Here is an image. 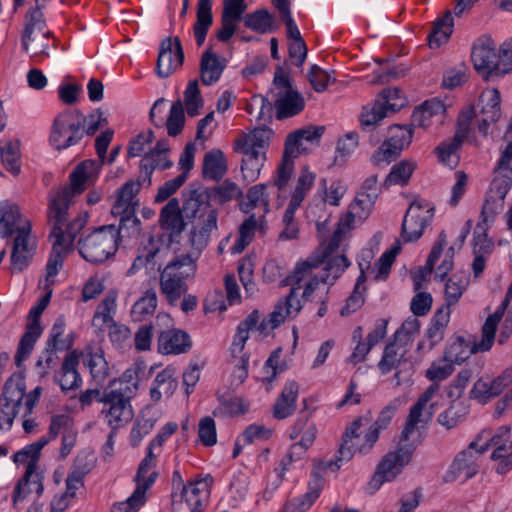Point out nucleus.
I'll list each match as a JSON object with an SVG mask.
<instances>
[{"mask_svg": "<svg viewBox=\"0 0 512 512\" xmlns=\"http://www.w3.org/2000/svg\"><path fill=\"white\" fill-rule=\"evenodd\" d=\"M212 23V0H198L196 22L193 25V33L198 46H202L204 44L206 35Z\"/></svg>", "mask_w": 512, "mask_h": 512, "instance_id": "38", "label": "nucleus"}, {"mask_svg": "<svg viewBox=\"0 0 512 512\" xmlns=\"http://www.w3.org/2000/svg\"><path fill=\"white\" fill-rule=\"evenodd\" d=\"M184 122V107L181 100L178 99L171 105L169 115L165 122L168 135L171 137L178 136L184 127Z\"/></svg>", "mask_w": 512, "mask_h": 512, "instance_id": "59", "label": "nucleus"}, {"mask_svg": "<svg viewBox=\"0 0 512 512\" xmlns=\"http://www.w3.org/2000/svg\"><path fill=\"white\" fill-rule=\"evenodd\" d=\"M209 199L206 198V191H199L197 189L191 190L188 196L183 200L181 211L185 218L188 220L195 219L201 213L206 212V205L209 204Z\"/></svg>", "mask_w": 512, "mask_h": 512, "instance_id": "52", "label": "nucleus"}, {"mask_svg": "<svg viewBox=\"0 0 512 512\" xmlns=\"http://www.w3.org/2000/svg\"><path fill=\"white\" fill-rule=\"evenodd\" d=\"M434 205L422 198H416L407 209L401 225V236L405 242L418 240L432 221Z\"/></svg>", "mask_w": 512, "mask_h": 512, "instance_id": "9", "label": "nucleus"}, {"mask_svg": "<svg viewBox=\"0 0 512 512\" xmlns=\"http://www.w3.org/2000/svg\"><path fill=\"white\" fill-rule=\"evenodd\" d=\"M416 168L417 163L410 159L401 160L394 164L383 181V188L388 189L394 185H407Z\"/></svg>", "mask_w": 512, "mask_h": 512, "instance_id": "44", "label": "nucleus"}, {"mask_svg": "<svg viewBox=\"0 0 512 512\" xmlns=\"http://www.w3.org/2000/svg\"><path fill=\"white\" fill-rule=\"evenodd\" d=\"M301 288L300 285L291 286L289 294L278 301L273 312L270 314V319H265L256 326L257 330L264 333L266 332L268 325L273 330L284 323L288 316H296L302 308L301 301L298 298L297 290Z\"/></svg>", "mask_w": 512, "mask_h": 512, "instance_id": "16", "label": "nucleus"}, {"mask_svg": "<svg viewBox=\"0 0 512 512\" xmlns=\"http://www.w3.org/2000/svg\"><path fill=\"white\" fill-rule=\"evenodd\" d=\"M324 263V273L320 279L321 283L329 285H333L345 269L350 266V261L345 255L329 257L324 261Z\"/></svg>", "mask_w": 512, "mask_h": 512, "instance_id": "54", "label": "nucleus"}, {"mask_svg": "<svg viewBox=\"0 0 512 512\" xmlns=\"http://www.w3.org/2000/svg\"><path fill=\"white\" fill-rule=\"evenodd\" d=\"M112 214L114 216H119V226L116 227L114 225L117 244L119 245L120 243H124L131 245L136 243L142 231V224L140 219L136 216V210Z\"/></svg>", "mask_w": 512, "mask_h": 512, "instance_id": "28", "label": "nucleus"}, {"mask_svg": "<svg viewBox=\"0 0 512 512\" xmlns=\"http://www.w3.org/2000/svg\"><path fill=\"white\" fill-rule=\"evenodd\" d=\"M400 405L401 400L394 398L380 411L377 420L370 426L368 432L365 434L364 443L357 448L359 453L366 454L372 449L379 439L380 432L388 428Z\"/></svg>", "mask_w": 512, "mask_h": 512, "instance_id": "24", "label": "nucleus"}, {"mask_svg": "<svg viewBox=\"0 0 512 512\" xmlns=\"http://www.w3.org/2000/svg\"><path fill=\"white\" fill-rule=\"evenodd\" d=\"M506 138L510 137L504 150H502L500 158L497 162L495 173L497 176L492 181L493 189L500 199H504L508 190L512 185V118L509 129L505 135Z\"/></svg>", "mask_w": 512, "mask_h": 512, "instance_id": "19", "label": "nucleus"}, {"mask_svg": "<svg viewBox=\"0 0 512 512\" xmlns=\"http://www.w3.org/2000/svg\"><path fill=\"white\" fill-rule=\"evenodd\" d=\"M40 457V452L34 448L33 444H29L24 447L22 450L16 452L13 455L14 462L24 463L27 460L26 471L22 478L18 480L14 487L12 504L13 507H16L19 501H23L26 496L31 492L30 489H25V487L29 484V481L32 478L35 470L37 469L38 459Z\"/></svg>", "mask_w": 512, "mask_h": 512, "instance_id": "17", "label": "nucleus"}, {"mask_svg": "<svg viewBox=\"0 0 512 512\" xmlns=\"http://www.w3.org/2000/svg\"><path fill=\"white\" fill-rule=\"evenodd\" d=\"M405 105V101L397 104L391 103L389 98L376 99L372 104L362 107L359 115L361 128L365 131L374 130L384 118L400 111Z\"/></svg>", "mask_w": 512, "mask_h": 512, "instance_id": "18", "label": "nucleus"}, {"mask_svg": "<svg viewBox=\"0 0 512 512\" xmlns=\"http://www.w3.org/2000/svg\"><path fill=\"white\" fill-rule=\"evenodd\" d=\"M141 186L146 187V184L142 182L141 173L139 172L137 180H129L117 190V198L112 206L111 213L137 210L139 201L134 200V198L138 194Z\"/></svg>", "mask_w": 512, "mask_h": 512, "instance_id": "32", "label": "nucleus"}, {"mask_svg": "<svg viewBox=\"0 0 512 512\" xmlns=\"http://www.w3.org/2000/svg\"><path fill=\"white\" fill-rule=\"evenodd\" d=\"M469 77V68L461 63L458 66L447 69L443 73L441 87L447 90H453L463 85Z\"/></svg>", "mask_w": 512, "mask_h": 512, "instance_id": "58", "label": "nucleus"}, {"mask_svg": "<svg viewBox=\"0 0 512 512\" xmlns=\"http://www.w3.org/2000/svg\"><path fill=\"white\" fill-rule=\"evenodd\" d=\"M85 116L79 110L60 113L53 121L49 141L60 151L78 144L85 135Z\"/></svg>", "mask_w": 512, "mask_h": 512, "instance_id": "5", "label": "nucleus"}, {"mask_svg": "<svg viewBox=\"0 0 512 512\" xmlns=\"http://www.w3.org/2000/svg\"><path fill=\"white\" fill-rule=\"evenodd\" d=\"M108 338L116 349L123 350L131 346V331L123 324H110L108 326Z\"/></svg>", "mask_w": 512, "mask_h": 512, "instance_id": "60", "label": "nucleus"}, {"mask_svg": "<svg viewBox=\"0 0 512 512\" xmlns=\"http://www.w3.org/2000/svg\"><path fill=\"white\" fill-rule=\"evenodd\" d=\"M42 5H36L34 8H30L25 16V26L22 34L27 32H45L49 31L46 27V21L41 11Z\"/></svg>", "mask_w": 512, "mask_h": 512, "instance_id": "61", "label": "nucleus"}, {"mask_svg": "<svg viewBox=\"0 0 512 512\" xmlns=\"http://www.w3.org/2000/svg\"><path fill=\"white\" fill-rule=\"evenodd\" d=\"M420 330V321L415 317L405 320L401 327L395 332L394 340L410 348L412 344V336Z\"/></svg>", "mask_w": 512, "mask_h": 512, "instance_id": "62", "label": "nucleus"}, {"mask_svg": "<svg viewBox=\"0 0 512 512\" xmlns=\"http://www.w3.org/2000/svg\"><path fill=\"white\" fill-rule=\"evenodd\" d=\"M50 31L22 34L21 44L23 50L31 57L48 56Z\"/></svg>", "mask_w": 512, "mask_h": 512, "instance_id": "49", "label": "nucleus"}, {"mask_svg": "<svg viewBox=\"0 0 512 512\" xmlns=\"http://www.w3.org/2000/svg\"><path fill=\"white\" fill-rule=\"evenodd\" d=\"M206 212L199 216V223L192 227L189 242L199 255L208 245L211 233L217 230L218 211L206 205Z\"/></svg>", "mask_w": 512, "mask_h": 512, "instance_id": "21", "label": "nucleus"}, {"mask_svg": "<svg viewBox=\"0 0 512 512\" xmlns=\"http://www.w3.org/2000/svg\"><path fill=\"white\" fill-rule=\"evenodd\" d=\"M509 305L508 299H504L497 310L489 315L481 329L482 332V344L481 347L485 349H491L495 341V335L497 326L504 316L505 310Z\"/></svg>", "mask_w": 512, "mask_h": 512, "instance_id": "51", "label": "nucleus"}, {"mask_svg": "<svg viewBox=\"0 0 512 512\" xmlns=\"http://www.w3.org/2000/svg\"><path fill=\"white\" fill-rule=\"evenodd\" d=\"M445 105L438 98H428L421 105L415 108L412 113V125L426 128L430 125L431 118L445 111Z\"/></svg>", "mask_w": 512, "mask_h": 512, "instance_id": "42", "label": "nucleus"}, {"mask_svg": "<svg viewBox=\"0 0 512 512\" xmlns=\"http://www.w3.org/2000/svg\"><path fill=\"white\" fill-rule=\"evenodd\" d=\"M158 473L153 471L149 478L137 485L132 495L125 501L114 503L110 512H137L146 502V491L156 481Z\"/></svg>", "mask_w": 512, "mask_h": 512, "instance_id": "34", "label": "nucleus"}, {"mask_svg": "<svg viewBox=\"0 0 512 512\" xmlns=\"http://www.w3.org/2000/svg\"><path fill=\"white\" fill-rule=\"evenodd\" d=\"M172 166L173 162L168 158V154H159L158 157H155L151 156V153H146L139 164L141 180L146 184V187H150L154 170L163 171Z\"/></svg>", "mask_w": 512, "mask_h": 512, "instance_id": "48", "label": "nucleus"}, {"mask_svg": "<svg viewBox=\"0 0 512 512\" xmlns=\"http://www.w3.org/2000/svg\"><path fill=\"white\" fill-rule=\"evenodd\" d=\"M299 385L292 380L285 384L280 396L274 404L273 415L276 419H285L293 414L296 409V399Z\"/></svg>", "mask_w": 512, "mask_h": 512, "instance_id": "35", "label": "nucleus"}, {"mask_svg": "<svg viewBox=\"0 0 512 512\" xmlns=\"http://www.w3.org/2000/svg\"><path fill=\"white\" fill-rule=\"evenodd\" d=\"M51 295L52 291L47 292L38 303L31 308L28 314L25 332L20 338L14 357L17 367H21L22 363L30 356L38 338L42 334L43 328L40 324V317L48 306Z\"/></svg>", "mask_w": 512, "mask_h": 512, "instance_id": "8", "label": "nucleus"}, {"mask_svg": "<svg viewBox=\"0 0 512 512\" xmlns=\"http://www.w3.org/2000/svg\"><path fill=\"white\" fill-rule=\"evenodd\" d=\"M481 344L482 340L476 342L471 335L455 334L444 351L443 359L445 362L461 364L472 354L490 350L481 347Z\"/></svg>", "mask_w": 512, "mask_h": 512, "instance_id": "20", "label": "nucleus"}, {"mask_svg": "<svg viewBox=\"0 0 512 512\" xmlns=\"http://www.w3.org/2000/svg\"><path fill=\"white\" fill-rule=\"evenodd\" d=\"M274 106L276 118L278 120H283L299 114L305 107V99L276 98Z\"/></svg>", "mask_w": 512, "mask_h": 512, "instance_id": "57", "label": "nucleus"}, {"mask_svg": "<svg viewBox=\"0 0 512 512\" xmlns=\"http://www.w3.org/2000/svg\"><path fill=\"white\" fill-rule=\"evenodd\" d=\"M227 170V160L221 150L212 149L205 154L202 166L204 178L218 181L226 174Z\"/></svg>", "mask_w": 512, "mask_h": 512, "instance_id": "41", "label": "nucleus"}, {"mask_svg": "<svg viewBox=\"0 0 512 512\" xmlns=\"http://www.w3.org/2000/svg\"><path fill=\"white\" fill-rule=\"evenodd\" d=\"M205 191L207 199L220 205L238 200L243 195L241 188L235 182L228 179L216 186L206 188Z\"/></svg>", "mask_w": 512, "mask_h": 512, "instance_id": "45", "label": "nucleus"}, {"mask_svg": "<svg viewBox=\"0 0 512 512\" xmlns=\"http://www.w3.org/2000/svg\"><path fill=\"white\" fill-rule=\"evenodd\" d=\"M173 42L174 50L170 37L163 39L160 43L155 72L161 78L170 76L183 63L184 52L179 37H175Z\"/></svg>", "mask_w": 512, "mask_h": 512, "instance_id": "14", "label": "nucleus"}, {"mask_svg": "<svg viewBox=\"0 0 512 512\" xmlns=\"http://www.w3.org/2000/svg\"><path fill=\"white\" fill-rule=\"evenodd\" d=\"M488 446L489 444H486L476 451L463 450L458 453L443 477L444 482H453L459 477H464L466 481L474 477L479 469L477 459L487 451Z\"/></svg>", "mask_w": 512, "mask_h": 512, "instance_id": "15", "label": "nucleus"}, {"mask_svg": "<svg viewBox=\"0 0 512 512\" xmlns=\"http://www.w3.org/2000/svg\"><path fill=\"white\" fill-rule=\"evenodd\" d=\"M84 364L96 382L101 383L108 376V363L101 349L88 353L84 358Z\"/></svg>", "mask_w": 512, "mask_h": 512, "instance_id": "56", "label": "nucleus"}, {"mask_svg": "<svg viewBox=\"0 0 512 512\" xmlns=\"http://www.w3.org/2000/svg\"><path fill=\"white\" fill-rule=\"evenodd\" d=\"M178 386L177 379L175 378V368L167 366L159 372L150 388V396L152 400L158 402L163 395L171 396Z\"/></svg>", "mask_w": 512, "mask_h": 512, "instance_id": "39", "label": "nucleus"}, {"mask_svg": "<svg viewBox=\"0 0 512 512\" xmlns=\"http://www.w3.org/2000/svg\"><path fill=\"white\" fill-rule=\"evenodd\" d=\"M511 429L508 426H501L490 439V445L495 446L491 458L498 461L497 473L505 474L512 469V440Z\"/></svg>", "mask_w": 512, "mask_h": 512, "instance_id": "23", "label": "nucleus"}, {"mask_svg": "<svg viewBox=\"0 0 512 512\" xmlns=\"http://www.w3.org/2000/svg\"><path fill=\"white\" fill-rule=\"evenodd\" d=\"M382 187L383 183H378L377 175H371L364 180L360 192L357 193L354 202L351 204L352 209L362 210L359 218L365 219L368 217L381 193Z\"/></svg>", "mask_w": 512, "mask_h": 512, "instance_id": "29", "label": "nucleus"}, {"mask_svg": "<svg viewBox=\"0 0 512 512\" xmlns=\"http://www.w3.org/2000/svg\"><path fill=\"white\" fill-rule=\"evenodd\" d=\"M98 164L93 160H86L76 166L70 174L69 185L56 192H50L48 196L47 219L52 226L50 237L55 238L52 251L46 265V280L56 276L63 266L64 259L69 248L63 245V226L67 222V215L74 197L80 195L86 189V181Z\"/></svg>", "mask_w": 512, "mask_h": 512, "instance_id": "1", "label": "nucleus"}, {"mask_svg": "<svg viewBox=\"0 0 512 512\" xmlns=\"http://www.w3.org/2000/svg\"><path fill=\"white\" fill-rule=\"evenodd\" d=\"M465 139V129H462L460 131H456L453 138L442 142L437 146L435 148V153L438 155L439 161L445 165L456 166L459 160L457 152L461 148Z\"/></svg>", "mask_w": 512, "mask_h": 512, "instance_id": "43", "label": "nucleus"}, {"mask_svg": "<svg viewBox=\"0 0 512 512\" xmlns=\"http://www.w3.org/2000/svg\"><path fill=\"white\" fill-rule=\"evenodd\" d=\"M20 140H0V155L5 168L12 174L20 172Z\"/></svg>", "mask_w": 512, "mask_h": 512, "instance_id": "53", "label": "nucleus"}, {"mask_svg": "<svg viewBox=\"0 0 512 512\" xmlns=\"http://www.w3.org/2000/svg\"><path fill=\"white\" fill-rule=\"evenodd\" d=\"M241 153V172L245 181L254 182L258 179L266 161V151L234 150Z\"/></svg>", "mask_w": 512, "mask_h": 512, "instance_id": "37", "label": "nucleus"}, {"mask_svg": "<svg viewBox=\"0 0 512 512\" xmlns=\"http://www.w3.org/2000/svg\"><path fill=\"white\" fill-rule=\"evenodd\" d=\"M198 256L196 253L178 255L169 261L164 269L170 268L173 277L187 280L193 277L197 271Z\"/></svg>", "mask_w": 512, "mask_h": 512, "instance_id": "46", "label": "nucleus"}, {"mask_svg": "<svg viewBox=\"0 0 512 512\" xmlns=\"http://www.w3.org/2000/svg\"><path fill=\"white\" fill-rule=\"evenodd\" d=\"M319 494V489H311L301 497L294 498L288 502L284 506L283 512H305L319 497Z\"/></svg>", "mask_w": 512, "mask_h": 512, "instance_id": "64", "label": "nucleus"}, {"mask_svg": "<svg viewBox=\"0 0 512 512\" xmlns=\"http://www.w3.org/2000/svg\"><path fill=\"white\" fill-rule=\"evenodd\" d=\"M471 59L477 71H485L489 76L496 73L497 54L490 37H480L473 45Z\"/></svg>", "mask_w": 512, "mask_h": 512, "instance_id": "27", "label": "nucleus"}, {"mask_svg": "<svg viewBox=\"0 0 512 512\" xmlns=\"http://www.w3.org/2000/svg\"><path fill=\"white\" fill-rule=\"evenodd\" d=\"M414 451L415 446L412 443H406L400 445L395 451L385 454L369 481L370 488L376 491L385 482L393 481L410 463Z\"/></svg>", "mask_w": 512, "mask_h": 512, "instance_id": "6", "label": "nucleus"}, {"mask_svg": "<svg viewBox=\"0 0 512 512\" xmlns=\"http://www.w3.org/2000/svg\"><path fill=\"white\" fill-rule=\"evenodd\" d=\"M409 349L394 340L385 346L381 360L378 362V369L383 375L395 370L393 376L395 386L407 382L412 375V365L407 358Z\"/></svg>", "mask_w": 512, "mask_h": 512, "instance_id": "10", "label": "nucleus"}, {"mask_svg": "<svg viewBox=\"0 0 512 512\" xmlns=\"http://www.w3.org/2000/svg\"><path fill=\"white\" fill-rule=\"evenodd\" d=\"M81 352L70 351L64 358L60 369L54 374V381L62 392L77 390L82 385V378L78 372L79 357Z\"/></svg>", "mask_w": 512, "mask_h": 512, "instance_id": "25", "label": "nucleus"}, {"mask_svg": "<svg viewBox=\"0 0 512 512\" xmlns=\"http://www.w3.org/2000/svg\"><path fill=\"white\" fill-rule=\"evenodd\" d=\"M191 347L189 334L180 329L162 331L158 337V350L162 354H183Z\"/></svg>", "mask_w": 512, "mask_h": 512, "instance_id": "30", "label": "nucleus"}, {"mask_svg": "<svg viewBox=\"0 0 512 512\" xmlns=\"http://www.w3.org/2000/svg\"><path fill=\"white\" fill-rule=\"evenodd\" d=\"M181 211L177 198H171L161 209L159 215V226L164 231L156 237L149 235L148 243L144 245L142 252L135 258L132 268L141 269L155 261L157 257L169 251L174 242L185 230L187 223Z\"/></svg>", "mask_w": 512, "mask_h": 512, "instance_id": "2", "label": "nucleus"}, {"mask_svg": "<svg viewBox=\"0 0 512 512\" xmlns=\"http://www.w3.org/2000/svg\"><path fill=\"white\" fill-rule=\"evenodd\" d=\"M31 231V222L25 219L12 242L10 261L13 273L23 271L34 255L36 242L31 237Z\"/></svg>", "mask_w": 512, "mask_h": 512, "instance_id": "11", "label": "nucleus"}, {"mask_svg": "<svg viewBox=\"0 0 512 512\" xmlns=\"http://www.w3.org/2000/svg\"><path fill=\"white\" fill-rule=\"evenodd\" d=\"M439 391V385L433 383L418 398L417 402L410 408L408 417L405 421L404 428L400 435V442H407L410 436L417 429L419 424H427L433 416V404L429 410H425L428 402Z\"/></svg>", "mask_w": 512, "mask_h": 512, "instance_id": "12", "label": "nucleus"}, {"mask_svg": "<svg viewBox=\"0 0 512 512\" xmlns=\"http://www.w3.org/2000/svg\"><path fill=\"white\" fill-rule=\"evenodd\" d=\"M450 315L451 311L447 307H440L435 311L425 332L424 340L417 345L418 352H429L444 339Z\"/></svg>", "mask_w": 512, "mask_h": 512, "instance_id": "26", "label": "nucleus"}, {"mask_svg": "<svg viewBox=\"0 0 512 512\" xmlns=\"http://www.w3.org/2000/svg\"><path fill=\"white\" fill-rule=\"evenodd\" d=\"M453 26L452 13L450 10H447L441 18L435 20L432 31L428 35L430 48H439L443 43L447 42L453 32Z\"/></svg>", "mask_w": 512, "mask_h": 512, "instance_id": "47", "label": "nucleus"}, {"mask_svg": "<svg viewBox=\"0 0 512 512\" xmlns=\"http://www.w3.org/2000/svg\"><path fill=\"white\" fill-rule=\"evenodd\" d=\"M465 283L456 276L449 278L445 284V303L441 307H450L456 304L465 291Z\"/></svg>", "mask_w": 512, "mask_h": 512, "instance_id": "63", "label": "nucleus"}, {"mask_svg": "<svg viewBox=\"0 0 512 512\" xmlns=\"http://www.w3.org/2000/svg\"><path fill=\"white\" fill-rule=\"evenodd\" d=\"M25 220L21 219L20 209L17 204L3 201L0 202V236L3 239L18 233L19 228Z\"/></svg>", "mask_w": 512, "mask_h": 512, "instance_id": "33", "label": "nucleus"}, {"mask_svg": "<svg viewBox=\"0 0 512 512\" xmlns=\"http://www.w3.org/2000/svg\"><path fill=\"white\" fill-rule=\"evenodd\" d=\"M274 132L267 126L256 127L248 133H243L234 141V150L266 151Z\"/></svg>", "mask_w": 512, "mask_h": 512, "instance_id": "31", "label": "nucleus"}, {"mask_svg": "<svg viewBox=\"0 0 512 512\" xmlns=\"http://www.w3.org/2000/svg\"><path fill=\"white\" fill-rule=\"evenodd\" d=\"M343 234V229L336 228L331 236L329 244L323 251L322 256L316 258L310 257L307 260L298 263L293 272L281 281V286L300 285L301 281L312 269L318 268L327 258L333 257L332 254L338 249Z\"/></svg>", "mask_w": 512, "mask_h": 512, "instance_id": "13", "label": "nucleus"}, {"mask_svg": "<svg viewBox=\"0 0 512 512\" xmlns=\"http://www.w3.org/2000/svg\"><path fill=\"white\" fill-rule=\"evenodd\" d=\"M413 138L412 126L396 125L390 129V137L386 139L372 154L370 161L373 166L384 168L395 161L404 148L408 147Z\"/></svg>", "mask_w": 512, "mask_h": 512, "instance_id": "7", "label": "nucleus"}, {"mask_svg": "<svg viewBox=\"0 0 512 512\" xmlns=\"http://www.w3.org/2000/svg\"><path fill=\"white\" fill-rule=\"evenodd\" d=\"M114 225L95 228L78 241V251L83 259L92 264H101L113 257L118 250Z\"/></svg>", "mask_w": 512, "mask_h": 512, "instance_id": "4", "label": "nucleus"}, {"mask_svg": "<svg viewBox=\"0 0 512 512\" xmlns=\"http://www.w3.org/2000/svg\"><path fill=\"white\" fill-rule=\"evenodd\" d=\"M212 477L190 481L179 494V503L185 504L190 512H202L210 492Z\"/></svg>", "mask_w": 512, "mask_h": 512, "instance_id": "22", "label": "nucleus"}, {"mask_svg": "<svg viewBox=\"0 0 512 512\" xmlns=\"http://www.w3.org/2000/svg\"><path fill=\"white\" fill-rule=\"evenodd\" d=\"M157 294L154 289L146 290L133 305L131 317L134 322H142L153 316L157 308Z\"/></svg>", "mask_w": 512, "mask_h": 512, "instance_id": "50", "label": "nucleus"}, {"mask_svg": "<svg viewBox=\"0 0 512 512\" xmlns=\"http://www.w3.org/2000/svg\"><path fill=\"white\" fill-rule=\"evenodd\" d=\"M244 25L258 33H267L272 30L273 17L265 9H259L252 13L245 14L242 18Z\"/></svg>", "mask_w": 512, "mask_h": 512, "instance_id": "55", "label": "nucleus"}, {"mask_svg": "<svg viewBox=\"0 0 512 512\" xmlns=\"http://www.w3.org/2000/svg\"><path fill=\"white\" fill-rule=\"evenodd\" d=\"M201 81L204 85L216 83L225 68V60H220L211 49L206 50L201 57Z\"/></svg>", "mask_w": 512, "mask_h": 512, "instance_id": "40", "label": "nucleus"}, {"mask_svg": "<svg viewBox=\"0 0 512 512\" xmlns=\"http://www.w3.org/2000/svg\"><path fill=\"white\" fill-rule=\"evenodd\" d=\"M133 371L127 370L119 379L110 381L101 398L104 408L102 414L107 424L116 430L133 418L130 400L137 389V383H131Z\"/></svg>", "mask_w": 512, "mask_h": 512, "instance_id": "3", "label": "nucleus"}, {"mask_svg": "<svg viewBox=\"0 0 512 512\" xmlns=\"http://www.w3.org/2000/svg\"><path fill=\"white\" fill-rule=\"evenodd\" d=\"M172 269H163L160 274V290L171 306L177 305L179 299L188 290L186 280L173 277Z\"/></svg>", "mask_w": 512, "mask_h": 512, "instance_id": "36", "label": "nucleus"}]
</instances>
